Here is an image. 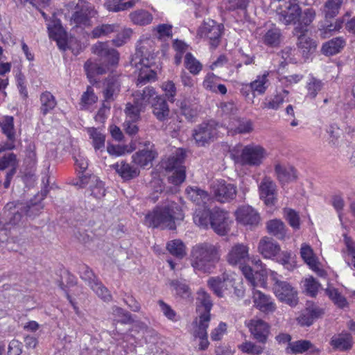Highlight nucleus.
Here are the masks:
<instances>
[{"instance_id":"nucleus-29","label":"nucleus","mask_w":355,"mask_h":355,"mask_svg":"<svg viewBox=\"0 0 355 355\" xmlns=\"http://www.w3.org/2000/svg\"><path fill=\"white\" fill-rule=\"evenodd\" d=\"M323 314L324 311L322 309L312 306L302 311L297 320L301 326L309 327L313 324L314 320L321 317Z\"/></svg>"},{"instance_id":"nucleus-31","label":"nucleus","mask_w":355,"mask_h":355,"mask_svg":"<svg viewBox=\"0 0 355 355\" xmlns=\"http://www.w3.org/2000/svg\"><path fill=\"white\" fill-rule=\"evenodd\" d=\"M300 253L302 258L313 270L316 272L321 277H323L325 275V272L319 268L316 259L313 255V250L309 245L306 244L302 245Z\"/></svg>"},{"instance_id":"nucleus-22","label":"nucleus","mask_w":355,"mask_h":355,"mask_svg":"<svg viewBox=\"0 0 355 355\" xmlns=\"http://www.w3.org/2000/svg\"><path fill=\"white\" fill-rule=\"evenodd\" d=\"M253 302L254 306L261 312L269 314L276 310V304L270 296L265 295L258 290L253 291Z\"/></svg>"},{"instance_id":"nucleus-51","label":"nucleus","mask_w":355,"mask_h":355,"mask_svg":"<svg viewBox=\"0 0 355 355\" xmlns=\"http://www.w3.org/2000/svg\"><path fill=\"white\" fill-rule=\"evenodd\" d=\"M87 132L92 139L94 149L96 150H103L105 147V135L95 128H89Z\"/></svg>"},{"instance_id":"nucleus-58","label":"nucleus","mask_w":355,"mask_h":355,"mask_svg":"<svg viewBox=\"0 0 355 355\" xmlns=\"http://www.w3.org/2000/svg\"><path fill=\"white\" fill-rule=\"evenodd\" d=\"M326 294L339 307L343 308L347 305V300L343 297L337 289L334 288H327Z\"/></svg>"},{"instance_id":"nucleus-1","label":"nucleus","mask_w":355,"mask_h":355,"mask_svg":"<svg viewBox=\"0 0 355 355\" xmlns=\"http://www.w3.org/2000/svg\"><path fill=\"white\" fill-rule=\"evenodd\" d=\"M221 250L218 243L208 241L194 245L190 253V262L196 272L211 273L220 260Z\"/></svg>"},{"instance_id":"nucleus-14","label":"nucleus","mask_w":355,"mask_h":355,"mask_svg":"<svg viewBox=\"0 0 355 355\" xmlns=\"http://www.w3.org/2000/svg\"><path fill=\"white\" fill-rule=\"evenodd\" d=\"M250 259L249 247L244 243H236L230 249L226 255V261L231 266L245 264Z\"/></svg>"},{"instance_id":"nucleus-27","label":"nucleus","mask_w":355,"mask_h":355,"mask_svg":"<svg viewBox=\"0 0 355 355\" xmlns=\"http://www.w3.org/2000/svg\"><path fill=\"white\" fill-rule=\"evenodd\" d=\"M153 114L159 121H164L169 117L170 110L166 99L159 96H156L151 103Z\"/></svg>"},{"instance_id":"nucleus-21","label":"nucleus","mask_w":355,"mask_h":355,"mask_svg":"<svg viewBox=\"0 0 355 355\" xmlns=\"http://www.w3.org/2000/svg\"><path fill=\"white\" fill-rule=\"evenodd\" d=\"M261 199L263 200L268 206L274 205L277 201L275 183L268 177H265L259 184Z\"/></svg>"},{"instance_id":"nucleus-33","label":"nucleus","mask_w":355,"mask_h":355,"mask_svg":"<svg viewBox=\"0 0 355 355\" xmlns=\"http://www.w3.org/2000/svg\"><path fill=\"white\" fill-rule=\"evenodd\" d=\"M212 210L205 207L196 209L193 214V222L200 228L208 229L211 225Z\"/></svg>"},{"instance_id":"nucleus-20","label":"nucleus","mask_w":355,"mask_h":355,"mask_svg":"<svg viewBox=\"0 0 355 355\" xmlns=\"http://www.w3.org/2000/svg\"><path fill=\"white\" fill-rule=\"evenodd\" d=\"M0 128L2 133L6 136V149L16 148V131L14 125V118L11 116H5L0 120Z\"/></svg>"},{"instance_id":"nucleus-60","label":"nucleus","mask_w":355,"mask_h":355,"mask_svg":"<svg viewBox=\"0 0 355 355\" xmlns=\"http://www.w3.org/2000/svg\"><path fill=\"white\" fill-rule=\"evenodd\" d=\"M304 287L307 294L311 297H315L320 288V284L311 276L304 279Z\"/></svg>"},{"instance_id":"nucleus-7","label":"nucleus","mask_w":355,"mask_h":355,"mask_svg":"<svg viewBox=\"0 0 355 355\" xmlns=\"http://www.w3.org/2000/svg\"><path fill=\"white\" fill-rule=\"evenodd\" d=\"M266 157V150L260 145L249 144L244 146L236 162L242 165L258 166Z\"/></svg>"},{"instance_id":"nucleus-26","label":"nucleus","mask_w":355,"mask_h":355,"mask_svg":"<svg viewBox=\"0 0 355 355\" xmlns=\"http://www.w3.org/2000/svg\"><path fill=\"white\" fill-rule=\"evenodd\" d=\"M156 96L155 89L150 86H147L142 89H137L132 94L133 102L144 110L150 103L151 99L154 101Z\"/></svg>"},{"instance_id":"nucleus-43","label":"nucleus","mask_w":355,"mask_h":355,"mask_svg":"<svg viewBox=\"0 0 355 355\" xmlns=\"http://www.w3.org/2000/svg\"><path fill=\"white\" fill-rule=\"evenodd\" d=\"M131 21L139 26H145L151 23L153 15L145 10H137L129 15Z\"/></svg>"},{"instance_id":"nucleus-36","label":"nucleus","mask_w":355,"mask_h":355,"mask_svg":"<svg viewBox=\"0 0 355 355\" xmlns=\"http://www.w3.org/2000/svg\"><path fill=\"white\" fill-rule=\"evenodd\" d=\"M196 327L193 331V335L195 338H198L200 339V343L198 345V349L200 350H205L209 345V340L207 338V329L209 327V323L205 322H195Z\"/></svg>"},{"instance_id":"nucleus-15","label":"nucleus","mask_w":355,"mask_h":355,"mask_svg":"<svg viewBox=\"0 0 355 355\" xmlns=\"http://www.w3.org/2000/svg\"><path fill=\"white\" fill-rule=\"evenodd\" d=\"M211 219L210 227L216 234L223 236L229 232L232 221L227 211L220 209H214Z\"/></svg>"},{"instance_id":"nucleus-50","label":"nucleus","mask_w":355,"mask_h":355,"mask_svg":"<svg viewBox=\"0 0 355 355\" xmlns=\"http://www.w3.org/2000/svg\"><path fill=\"white\" fill-rule=\"evenodd\" d=\"M144 109L136 105L135 102H129L125 105V120L138 121L140 120V113L144 112Z\"/></svg>"},{"instance_id":"nucleus-30","label":"nucleus","mask_w":355,"mask_h":355,"mask_svg":"<svg viewBox=\"0 0 355 355\" xmlns=\"http://www.w3.org/2000/svg\"><path fill=\"white\" fill-rule=\"evenodd\" d=\"M157 155L153 149H144L139 150L132 155V162L141 167H150L152 162Z\"/></svg>"},{"instance_id":"nucleus-38","label":"nucleus","mask_w":355,"mask_h":355,"mask_svg":"<svg viewBox=\"0 0 355 355\" xmlns=\"http://www.w3.org/2000/svg\"><path fill=\"white\" fill-rule=\"evenodd\" d=\"M266 228L269 234L279 239H284L286 234L284 223L279 219H272L267 222Z\"/></svg>"},{"instance_id":"nucleus-64","label":"nucleus","mask_w":355,"mask_h":355,"mask_svg":"<svg viewBox=\"0 0 355 355\" xmlns=\"http://www.w3.org/2000/svg\"><path fill=\"white\" fill-rule=\"evenodd\" d=\"M36 146L35 144L31 141L27 145L25 149V162L30 166H34L37 162V154H36Z\"/></svg>"},{"instance_id":"nucleus-45","label":"nucleus","mask_w":355,"mask_h":355,"mask_svg":"<svg viewBox=\"0 0 355 355\" xmlns=\"http://www.w3.org/2000/svg\"><path fill=\"white\" fill-rule=\"evenodd\" d=\"M49 37L55 39L58 37L66 36V32L61 25V21L53 14L49 23L47 24Z\"/></svg>"},{"instance_id":"nucleus-17","label":"nucleus","mask_w":355,"mask_h":355,"mask_svg":"<svg viewBox=\"0 0 355 355\" xmlns=\"http://www.w3.org/2000/svg\"><path fill=\"white\" fill-rule=\"evenodd\" d=\"M253 338L260 343H266L269 333L270 325L263 320L254 318L246 323Z\"/></svg>"},{"instance_id":"nucleus-16","label":"nucleus","mask_w":355,"mask_h":355,"mask_svg":"<svg viewBox=\"0 0 355 355\" xmlns=\"http://www.w3.org/2000/svg\"><path fill=\"white\" fill-rule=\"evenodd\" d=\"M301 15L302 9L297 0H289L279 12V19L285 25H295Z\"/></svg>"},{"instance_id":"nucleus-57","label":"nucleus","mask_w":355,"mask_h":355,"mask_svg":"<svg viewBox=\"0 0 355 355\" xmlns=\"http://www.w3.org/2000/svg\"><path fill=\"white\" fill-rule=\"evenodd\" d=\"M18 166V160L17 156L13 153L5 154L0 156V171H4L7 168H12Z\"/></svg>"},{"instance_id":"nucleus-63","label":"nucleus","mask_w":355,"mask_h":355,"mask_svg":"<svg viewBox=\"0 0 355 355\" xmlns=\"http://www.w3.org/2000/svg\"><path fill=\"white\" fill-rule=\"evenodd\" d=\"M96 295L105 302H110L112 300V295L106 287L100 282H94V285L90 287Z\"/></svg>"},{"instance_id":"nucleus-52","label":"nucleus","mask_w":355,"mask_h":355,"mask_svg":"<svg viewBox=\"0 0 355 355\" xmlns=\"http://www.w3.org/2000/svg\"><path fill=\"white\" fill-rule=\"evenodd\" d=\"M119 28V26L116 24H102L95 27L92 32V35L93 37L98 38L118 31Z\"/></svg>"},{"instance_id":"nucleus-23","label":"nucleus","mask_w":355,"mask_h":355,"mask_svg":"<svg viewBox=\"0 0 355 355\" xmlns=\"http://www.w3.org/2000/svg\"><path fill=\"white\" fill-rule=\"evenodd\" d=\"M296 35L297 36V47L299 52L304 58H309L316 51V42L308 36L306 33H299Z\"/></svg>"},{"instance_id":"nucleus-44","label":"nucleus","mask_w":355,"mask_h":355,"mask_svg":"<svg viewBox=\"0 0 355 355\" xmlns=\"http://www.w3.org/2000/svg\"><path fill=\"white\" fill-rule=\"evenodd\" d=\"M275 171L278 180L282 183L293 181L296 178L295 171L292 167L286 168L277 164L275 166Z\"/></svg>"},{"instance_id":"nucleus-9","label":"nucleus","mask_w":355,"mask_h":355,"mask_svg":"<svg viewBox=\"0 0 355 355\" xmlns=\"http://www.w3.org/2000/svg\"><path fill=\"white\" fill-rule=\"evenodd\" d=\"M223 25L212 19L204 21L199 26L197 35L209 40L210 45L216 48L220 43Z\"/></svg>"},{"instance_id":"nucleus-39","label":"nucleus","mask_w":355,"mask_h":355,"mask_svg":"<svg viewBox=\"0 0 355 355\" xmlns=\"http://www.w3.org/2000/svg\"><path fill=\"white\" fill-rule=\"evenodd\" d=\"M269 71H265L262 75H259L257 78L250 83L252 92L259 95L263 94L269 86Z\"/></svg>"},{"instance_id":"nucleus-13","label":"nucleus","mask_w":355,"mask_h":355,"mask_svg":"<svg viewBox=\"0 0 355 355\" xmlns=\"http://www.w3.org/2000/svg\"><path fill=\"white\" fill-rule=\"evenodd\" d=\"M236 220L238 223L251 228L259 225L261 221L259 214L250 205H242L235 211Z\"/></svg>"},{"instance_id":"nucleus-46","label":"nucleus","mask_w":355,"mask_h":355,"mask_svg":"<svg viewBox=\"0 0 355 355\" xmlns=\"http://www.w3.org/2000/svg\"><path fill=\"white\" fill-rule=\"evenodd\" d=\"M123 0H107L105 3L106 8L110 11L119 12L133 8L138 0H130L121 3Z\"/></svg>"},{"instance_id":"nucleus-24","label":"nucleus","mask_w":355,"mask_h":355,"mask_svg":"<svg viewBox=\"0 0 355 355\" xmlns=\"http://www.w3.org/2000/svg\"><path fill=\"white\" fill-rule=\"evenodd\" d=\"M103 94L106 101L112 102L120 92L121 83L119 76H109L103 83Z\"/></svg>"},{"instance_id":"nucleus-61","label":"nucleus","mask_w":355,"mask_h":355,"mask_svg":"<svg viewBox=\"0 0 355 355\" xmlns=\"http://www.w3.org/2000/svg\"><path fill=\"white\" fill-rule=\"evenodd\" d=\"M79 273L81 279L87 282L90 287L94 285V282L98 281L92 270L86 265L79 267Z\"/></svg>"},{"instance_id":"nucleus-35","label":"nucleus","mask_w":355,"mask_h":355,"mask_svg":"<svg viewBox=\"0 0 355 355\" xmlns=\"http://www.w3.org/2000/svg\"><path fill=\"white\" fill-rule=\"evenodd\" d=\"M331 345L336 349L347 350L352 347V336L347 332L334 335L331 339Z\"/></svg>"},{"instance_id":"nucleus-54","label":"nucleus","mask_w":355,"mask_h":355,"mask_svg":"<svg viewBox=\"0 0 355 355\" xmlns=\"http://www.w3.org/2000/svg\"><path fill=\"white\" fill-rule=\"evenodd\" d=\"M184 66L193 75H197L202 70V64L191 53H187L184 58Z\"/></svg>"},{"instance_id":"nucleus-55","label":"nucleus","mask_w":355,"mask_h":355,"mask_svg":"<svg viewBox=\"0 0 355 355\" xmlns=\"http://www.w3.org/2000/svg\"><path fill=\"white\" fill-rule=\"evenodd\" d=\"M239 349L243 352L250 355H260L264 350V347L250 341H245L239 345Z\"/></svg>"},{"instance_id":"nucleus-49","label":"nucleus","mask_w":355,"mask_h":355,"mask_svg":"<svg viewBox=\"0 0 355 355\" xmlns=\"http://www.w3.org/2000/svg\"><path fill=\"white\" fill-rule=\"evenodd\" d=\"M166 248L173 256L182 259L186 255L185 245L180 240L175 239L167 243Z\"/></svg>"},{"instance_id":"nucleus-18","label":"nucleus","mask_w":355,"mask_h":355,"mask_svg":"<svg viewBox=\"0 0 355 355\" xmlns=\"http://www.w3.org/2000/svg\"><path fill=\"white\" fill-rule=\"evenodd\" d=\"M214 196L220 202H227L235 198L236 196V187L225 181H218L212 186Z\"/></svg>"},{"instance_id":"nucleus-6","label":"nucleus","mask_w":355,"mask_h":355,"mask_svg":"<svg viewBox=\"0 0 355 355\" xmlns=\"http://www.w3.org/2000/svg\"><path fill=\"white\" fill-rule=\"evenodd\" d=\"M270 277L272 281V291L277 299L291 306H295L298 302L296 289L288 282L278 278V274L270 271Z\"/></svg>"},{"instance_id":"nucleus-8","label":"nucleus","mask_w":355,"mask_h":355,"mask_svg":"<svg viewBox=\"0 0 355 355\" xmlns=\"http://www.w3.org/2000/svg\"><path fill=\"white\" fill-rule=\"evenodd\" d=\"M217 124L214 121L204 122L193 130L192 137L198 146H205L214 141L217 136Z\"/></svg>"},{"instance_id":"nucleus-62","label":"nucleus","mask_w":355,"mask_h":355,"mask_svg":"<svg viewBox=\"0 0 355 355\" xmlns=\"http://www.w3.org/2000/svg\"><path fill=\"white\" fill-rule=\"evenodd\" d=\"M234 133L246 134L252 131V123L250 120L238 119L235 127H231Z\"/></svg>"},{"instance_id":"nucleus-10","label":"nucleus","mask_w":355,"mask_h":355,"mask_svg":"<svg viewBox=\"0 0 355 355\" xmlns=\"http://www.w3.org/2000/svg\"><path fill=\"white\" fill-rule=\"evenodd\" d=\"M256 35L263 44L270 47L279 46L282 40L281 30L273 24L266 23L263 26L257 28Z\"/></svg>"},{"instance_id":"nucleus-3","label":"nucleus","mask_w":355,"mask_h":355,"mask_svg":"<svg viewBox=\"0 0 355 355\" xmlns=\"http://www.w3.org/2000/svg\"><path fill=\"white\" fill-rule=\"evenodd\" d=\"M154 50L153 41L149 38L140 40L137 46L136 53L132 60V64H135L136 67H139L138 64L141 66L139 69L140 72L137 80V86L144 85L155 78L156 73L149 69L150 59L153 58Z\"/></svg>"},{"instance_id":"nucleus-19","label":"nucleus","mask_w":355,"mask_h":355,"mask_svg":"<svg viewBox=\"0 0 355 355\" xmlns=\"http://www.w3.org/2000/svg\"><path fill=\"white\" fill-rule=\"evenodd\" d=\"M94 15L93 6L84 0H79L76 6V11L71 16V20L76 26H88L90 18Z\"/></svg>"},{"instance_id":"nucleus-4","label":"nucleus","mask_w":355,"mask_h":355,"mask_svg":"<svg viewBox=\"0 0 355 355\" xmlns=\"http://www.w3.org/2000/svg\"><path fill=\"white\" fill-rule=\"evenodd\" d=\"M175 209L178 210V206L173 202H168L164 206H157L146 215L145 224L154 228L175 230Z\"/></svg>"},{"instance_id":"nucleus-32","label":"nucleus","mask_w":355,"mask_h":355,"mask_svg":"<svg viewBox=\"0 0 355 355\" xmlns=\"http://www.w3.org/2000/svg\"><path fill=\"white\" fill-rule=\"evenodd\" d=\"M117 173L125 180H129L137 177L139 175V170L129 164L121 162L112 166Z\"/></svg>"},{"instance_id":"nucleus-12","label":"nucleus","mask_w":355,"mask_h":355,"mask_svg":"<svg viewBox=\"0 0 355 355\" xmlns=\"http://www.w3.org/2000/svg\"><path fill=\"white\" fill-rule=\"evenodd\" d=\"M207 285L216 296L223 297L229 290L228 286H234V279L231 274L224 272L220 276L210 277Z\"/></svg>"},{"instance_id":"nucleus-59","label":"nucleus","mask_w":355,"mask_h":355,"mask_svg":"<svg viewBox=\"0 0 355 355\" xmlns=\"http://www.w3.org/2000/svg\"><path fill=\"white\" fill-rule=\"evenodd\" d=\"M92 182L94 183L93 185L89 188L91 191V195L97 199H101L105 195V189L104 184L98 177H94L92 179Z\"/></svg>"},{"instance_id":"nucleus-42","label":"nucleus","mask_w":355,"mask_h":355,"mask_svg":"<svg viewBox=\"0 0 355 355\" xmlns=\"http://www.w3.org/2000/svg\"><path fill=\"white\" fill-rule=\"evenodd\" d=\"M343 0H327L322 12L326 19L335 17L339 12Z\"/></svg>"},{"instance_id":"nucleus-47","label":"nucleus","mask_w":355,"mask_h":355,"mask_svg":"<svg viewBox=\"0 0 355 355\" xmlns=\"http://www.w3.org/2000/svg\"><path fill=\"white\" fill-rule=\"evenodd\" d=\"M312 348L313 345L309 340H300L289 343L286 352L287 353H292L295 354H302Z\"/></svg>"},{"instance_id":"nucleus-37","label":"nucleus","mask_w":355,"mask_h":355,"mask_svg":"<svg viewBox=\"0 0 355 355\" xmlns=\"http://www.w3.org/2000/svg\"><path fill=\"white\" fill-rule=\"evenodd\" d=\"M288 92L286 89L277 93L273 97L266 98L262 103V108L277 110L288 97Z\"/></svg>"},{"instance_id":"nucleus-34","label":"nucleus","mask_w":355,"mask_h":355,"mask_svg":"<svg viewBox=\"0 0 355 355\" xmlns=\"http://www.w3.org/2000/svg\"><path fill=\"white\" fill-rule=\"evenodd\" d=\"M187 198L197 205H204L210 199L209 193L198 187H188L186 189Z\"/></svg>"},{"instance_id":"nucleus-11","label":"nucleus","mask_w":355,"mask_h":355,"mask_svg":"<svg viewBox=\"0 0 355 355\" xmlns=\"http://www.w3.org/2000/svg\"><path fill=\"white\" fill-rule=\"evenodd\" d=\"M213 306L211 296L203 289L197 293L196 311L198 316L194 322L209 323L211 320L210 311Z\"/></svg>"},{"instance_id":"nucleus-56","label":"nucleus","mask_w":355,"mask_h":355,"mask_svg":"<svg viewBox=\"0 0 355 355\" xmlns=\"http://www.w3.org/2000/svg\"><path fill=\"white\" fill-rule=\"evenodd\" d=\"M198 106L194 104H191L187 101H182L180 104V113L184 115L185 118L191 121L198 115Z\"/></svg>"},{"instance_id":"nucleus-41","label":"nucleus","mask_w":355,"mask_h":355,"mask_svg":"<svg viewBox=\"0 0 355 355\" xmlns=\"http://www.w3.org/2000/svg\"><path fill=\"white\" fill-rule=\"evenodd\" d=\"M345 45V41L343 37H336L323 44L322 51L324 54L332 55L340 51Z\"/></svg>"},{"instance_id":"nucleus-53","label":"nucleus","mask_w":355,"mask_h":355,"mask_svg":"<svg viewBox=\"0 0 355 355\" xmlns=\"http://www.w3.org/2000/svg\"><path fill=\"white\" fill-rule=\"evenodd\" d=\"M169 285L175 291V293L182 298H188L191 294L189 285L184 282L172 280L169 282Z\"/></svg>"},{"instance_id":"nucleus-48","label":"nucleus","mask_w":355,"mask_h":355,"mask_svg":"<svg viewBox=\"0 0 355 355\" xmlns=\"http://www.w3.org/2000/svg\"><path fill=\"white\" fill-rule=\"evenodd\" d=\"M323 87L324 83L322 80L311 76L309 78L306 86L307 90L306 97L311 99L315 98Z\"/></svg>"},{"instance_id":"nucleus-28","label":"nucleus","mask_w":355,"mask_h":355,"mask_svg":"<svg viewBox=\"0 0 355 355\" xmlns=\"http://www.w3.org/2000/svg\"><path fill=\"white\" fill-rule=\"evenodd\" d=\"M316 17V12L312 8H309L302 11V15L299 17L297 26L293 29V34L307 32V27L309 26Z\"/></svg>"},{"instance_id":"nucleus-25","label":"nucleus","mask_w":355,"mask_h":355,"mask_svg":"<svg viewBox=\"0 0 355 355\" xmlns=\"http://www.w3.org/2000/svg\"><path fill=\"white\" fill-rule=\"evenodd\" d=\"M280 250L279 245L272 239L264 236L260 239L258 251L264 258L272 259L277 256Z\"/></svg>"},{"instance_id":"nucleus-2","label":"nucleus","mask_w":355,"mask_h":355,"mask_svg":"<svg viewBox=\"0 0 355 355\" xmlns=\"http://www.w3.org/2000/svg\"><path fill=\"white\" fill-rule=\"evenodd\" d=\"M93 53L98 56L96 62L87 60L85 63V69L89 78L95 74L102 75L110 70V67L118 64L119 55L117 51L110 48L107 43L98 42L92 48Z\"/></svg>"},{"instance_id":"nucleus-40","label":"nucleus","mask_w":355,"mask_h":355,"mask_svg":"<svg viewBox=\"0 0 355 355\" xmlns=\"http://www.w3.org/2000/svg\"><path fill=\"white\" fill-rule=\"evenodd\" d=\"M40 101L41 104L40 112L44 116L53 110L57 105L55 98L48 91L44 92L41 94Z\"/></svg>"},{"instance_id":"nucleus-5","label":"nucleus","mask_w":355,"mask_h":355,"mask_svg":"<svg viewBox=\"0 0 355 355\" xmlns=\"http://www.w3.org/2000/svg\"><path fill=\"white\" fill-rule=\"evenodd\" d=\"M185 156V151L182 148H178L162 163V166L166 171L173 172L172 175L168 177V180L175 185L182 184L185 180L186 171L185 167L183 166Z\"/></svg>"}]
</instances>
